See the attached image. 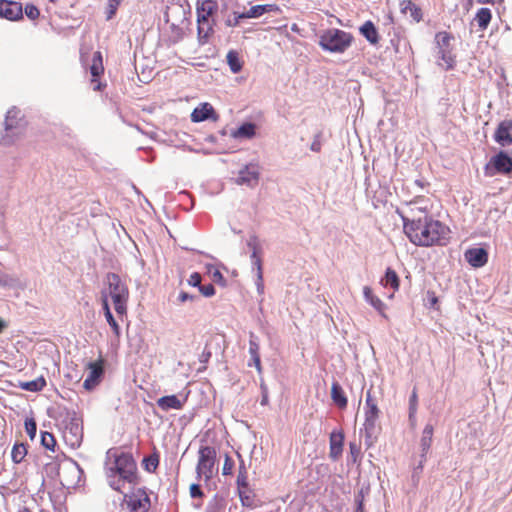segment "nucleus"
I'll return each mask as SVG.
<instances>
[{"instance_id": "30", "label": "nucleus", "mask_w": 512, "mask_h": 512, "mask_svg": "<svg viewBox=\"0 0 512 512\" xmlns=\"http://www.w3.org/2000/svg\"><path fill=\"white\" fill-rule=\"evenodd\" d=\"M381 284L384 287H390L394 291H397L400 286V279L396 271L391 267L386 268L385 274L381 279Z\"/></svg>"}, {"instance_id": "59", "label": "nucleus", "mask_w": 512, "mask_h": 512, "mask_svg": "<svg viewBox=\"0 0 512 512\" xmlns=\"http://www.w3.org/2000/svg\"><path fill=\"white\" fill-rule=\"evenodd\" d=\"M196 299H199V297L197 295H192V294H189L187 292H184V291H181L178 295V300L180 302H185V301H194Z\"/></svg>"}, {"instance_id": "38", "label": "nucleus", "mask_w": 512, "mask_h": 512, "mask_svg": "<svg viewBox=\"0 0 512 512\" xmlns=\"http://www.w3.org/2000/svg\"><path fill=\"white\" fill-rule=\"evenodd\" d=\"M18 279L0 270V288L13 289L17 287Z\"/></svg>"}, {"instance_id": "58", "label": "nucleus", "mask_w": 512, "mask_h": 512, "mask_svg": "<svg viewBox=\"0 0 512 512\" xmlns=\"http://www.w3.org/2000/svg\"><path fill=\"white\" fill-rule=\"evenodd\" d=\"M248 366H255L257 371L260 373L262 371L260 355L251 356Z\"/></svg>"}, {"instance_id": "49", "label": "nucleus", "mask_w": 512, "mask_h": 512, "mask_svg": "<svg viewBox=\"0 0 512 512\" xmlns=\"http://www.w3.org/2000/svg\"><path fill=\"white\" fill-rule=\"evenodd\" d=\"M260 389H261L260 404L262 406H266L269 403V392H268L267 385L263 381H261V383H260Z\"/></svg>"}, {"instance_id": "27", "label": "nucleus", "mask_w": 512, "mask_h": 512, "mask_svg": "<svg viewBox=\"0 0 512 512\" xmlns=\"http://www.w3.org/2000/svg\"><path fill=\"white\" fill-rule=\"evenodd\" d=\"M360 33L361 35L370 43V44H377L379 42V34L376 26L374 23L370 20L366 21L361 27H360Z\"/></svg>"}, {"instance_id": "45", "label": "nucleus", "mask_w": 512, "mask_h": 512, "mask_svg": "<svg viewBox=\"0 0 512 512\" xmlns=\"http://www.w3.org/2000/svg\"><path fill=\"white\" fill-rule=\"evenodd\" d=\"M247 246L251 250V253L255 252V255H260L262 248L259 244L258 237L256 235H251L247 240Z\"/></svg>"}, {"instance_id": "46", "label": "nucleus", "mask_w": 512, "mask_h": 512, "mask_svg": "<svg viewBox=\"0 0 512 512\" xmlns=\"http://www.w3.org/2000/svg\"><path fill=\"white\" fill-rule=\"evenodd\" d=\"M25 430L30 439L33 440L37 432V424L33 418H27L25 420Z\"/></svg>"}, {"instance_id": "14", "label": "nucleus", "mask_w": 512, "mask_h": 512, "mask_svg": "<svg viewBox=\"0 0 512 512\" xmlns=\"http://www.w3.org/2000/svg\"><path fill=\"white\" fill-rule=\"evenodd\" d=\"M512 120L505 119L501 121L494 133V140L502 147H508L512 144Z\"/></svg>"}, {"instance_id": "42", "label": "nucleus", "mask_w": 512, "mask_h": 512, "mask_svg": "<svg viewBox=\"0 0 512 512\" xmlns=\"http://www.w3.org/2000/svg\"><path fill=\"white\" fill-rule=\"evenodd\" d=\"M250 261H251V267L252 271H256V277H259V275H263V269H262V259L260 255H255L254 253H251L250 255Z\"/></svg>"}, {"instance_id": "3", "label": "nucleus", "mask_w": 512, "mask_h": 512, "mask_svg": "<svg viewBox=\"0 0 512 512\" xmlns=\"http://www.w3.org/2000/svg\"><path fill=\"white\" fill-rule=\"evenodd\" d=\"M218 11L217 0H198L196 7L197 32L200 44H206L215 26L214 16Z\"/></svg>"}, {"instance_id": "19", "label": "nucleus", "mask_w": 512, "mask_h": 512, "mask_svg": "<svg viewBox=\"0 0 512 512\" xmlns=\"http://www.w3.org/2000/svg\"><path fill=\"white\" fill-rule=\"evenodd\" d=\"M218 116L213 106L207 102L200 104L191 113V121L200 123L208 119L217 120Z\"/></svg>"}, {"instance_id": "31", "label": "nucleus", "mask_w": 512, "mask_h": 512, "mask_svg": "<svg viewBox=\"0 0 512 512\" xmlns=\"http://www.w3.org/2000/svg\"><path fill=\"white\" fill-rule=\"evenodd\" d=\"M474 19L477 22L479 29L484 31L488 28L491 22L492 12L489 8L482 7L477 11Z\"/></svg>"}, {"instance_id": "10", "label": "nucleus", "mask_w": 512, "mask_h": 512, "mask_svg": "<svg viewBox=\"0 0 512 512\" xmlns=\"http://www.w3.org/2000/svg\"><path fill=\"white\" fill-rule=\"evenodd\" d=\"M216 462V450L211 446H201L199 449V459L196 467L198 477L205 476L208 481L213 476V469Z\"/></svg>"}, {"instance_id": "41", "label": "nucleus", "mask_w": 512, "mask_h": 512, "mask_svg": "<svg viewBox=\"0 0 512 512\" xmlns=\"http://www.w3.org/2000/svg\"><path fill=\"white\" fill-rule=\"evenodd\" d=\"M249 490L248 487H241V489H238V495L241 501V504L245 507H252L254 504L253 498L247 493Z\"/></svg>"}, {"instance_id": "8", "label": "nucleus", "mask_w": 512, "mask_h": 512, "mask_svg": "<svg viewBox=\"0 0 512 512\" xmlns=\"http://www.w3.org/2000/svg\"><path fill=\"white\" fill-rule=\"evenodd\" d=\"M67 425L64 431V440L72 448H78L83 439L82 418L76 411L67 413Z\"/></svg>"}, {"instance_id": "48", "label": "nucleus", "mask_w": 512, "mask_h": 512, "mask_svg": "<svg viewBox=\"0 0 512 512\" xmlns=\"http://www.w3.org/2000/svg\"><path fill=\"white\" fill-rule=\"evenodd\" d=\"M234 468V461L233 459L228 455L225 454V460L222 467V474L223 475H230L232 474V470Z\"/></svg>"}, {"instance_id": "21", "label": "nucleus", "mask_w": 512, "mask_h": 512, "mask_svg": "<svg viewBox=\"0 0 512 512\" xmlns=\"http://www.w3.org/2000/svg\"><path fill=\"white\" fill-rule=\"evenodd\" d=\"M363 296L367 303H369L383 318L387 319V315L385 313L386 304L373 293L371 287H363Z\"/></svg>"}, {"instance_id": "60", "label": "nucleus", "mask_w": 512, "mask_h": 512, "mask_svg": "<svg viewBox=\"0 0 512 512\" xmlns=\"http://www.w3.org/2000/svg\"><path fill=\"white\" fill-rule=\"evenodd\" d=\"M256 289L259 295H262L264 293V282H263V275H259V277H256L255 280Z\"/></svg>"}, {"instance_id": "29", "label": "nucleus", "mask_w": 512, "mask_h": 512, "mask_svg": "<svg viewBox=\"0 0 512 512\" xmlns=\"http://www.w3.org/2000/svg\"><path fill=\"white\" fill-rule=\"evenodd\" d=\"M401 12L409 14V16L415 21L420 22L422 20L421 9L410 0H403L400 4Z\"/></svg>"}, {"instance_id": "34", "label": "nucleus", "mask_w": 512, "mask_h": 512, "mask_svg": "<svg viewBox=\"0 0 512 512\" xmlns=\"http://www.w3.org/2000/svg\"><path fill=\"white\" fill-rule=\"evenodd\" d=\"M244 19L246 18L243 10H240L239 4H237L236 9L233 10L231 15H228L224 23L227 27L233 28L239 26L241 21Z\"/></svg>"}, {"instance_id": "43", "label": "nucleus", "mask_w": 512, "mask_h": 512, "mask_svg": "<svg viewBox=\"0 0 512 512\" xmlns=\"http://www.w3.org/2000/svg\"><path fill=\"white\" fill-rule=\"evenodd\" d=\"M260 346H259V339L258 337L251 332L249 335V354L251 356L260 355L259 353Z\"/></svg>"}, {"instance_id": "40", "label": "nucleus", "mask_w": 512, "mask_h": 512, "mask_svg": "<svg viewBox=\"0 0 512 512\" xmlns=\"http://www.w3.org/2000/svg\"><path fill=\"white\" fill-rule=\"evenodd\" d=\"M41 445L47 450L54 451L56 446V440L52 433L47 431L41 432Z\"/></svg>"}, {"instance_id": "12", "label": "nucleus", "mask_w": 512, "mask_h": 512, "mask_svg": "<svg viewBox=\"0 0 512 512\" xmlns=\"http://www.w3.org/2000/svg\"><path fill=\"white\" fill-rule=\"evenodd\" d=\"M259 176V166L255 163H249L239 170L236 183L253 188L258 184Z\"/></svg>"}, {"instance_id": "44", "label": "nucleus", "mask_w": 512, "mask_h": 512, "mask_svg": "<svg viewBox=\"0 0 512 512\" xmlns=\"http://www.w3.org/2000/svg\"><path fill=\"white\" fill-rule=\"evenodd\" d=\"M418 409V396L417 391L414 388L410 397H409V418H414V415H416Z\"/></svg>"}, {"instance_id": "24", "label": "nucleus", "mask_w": 512, "mask_h": 512, "mask_svg": "<svg viewBox=\"0 0 512 512\" xmlns=\"http://www.w3.org/2000/svg\"><path fill=\"white\" fill-rule=\"evenodd\" d=\"M102 309L104 312L105 319L108 322L111 329L113 330V333L115 334V336L119 337L121 334V329L111 312L108 302V296L104 292H102Z\"/></svg>"}, {"instance_id": "52", "label": "nucleus", "mask_w": 512, "mask_h": 512, "mask_svg": "<svg viewBox=\"0 0 512 512\" xmlns=\"http://www.w3.org/2000/svg\"><path fill=\"white\" fill-rule=\"evenodd\" d=\"M321 136H322V133L321 132H318L315 134L314 136V139L310 145V150L313 151V152H320L321 150V147H322V143H321Z\"/></svg>"}, {"instance_id": "13", "label": "nucleus", "mask_w": 512, "mask_h": 512, "mask_svg": "<svg viewBox=\"0 0 512 512\" xmlns=\"http://www.w3.org/2000/svg\"><path fill=\"white\" fill-rule=\"evenodd\" d=\"M0 17L10 21L22 19V5L16 1L0 0Z\"/></svg>"}, {"instance_id": "50", "label": "nucleus", "mask_w": 512, "mask_h": 512, "mask_svg": "<svg viewBox=\"0 0 512 512\" xmlns=\"http://www.w3.org/2000/svg\"><path fill=\"white\" fill-rule=\"evenodd\" d=\"M199 292L205 297H212L215 295V287L211 283L206 285L201 284L199 287Z\"/></svg>"}, {"instance_id": "63", "label": "nucleus", "mask_w": 512, "mask_h": 512, "mask_svg": "<svg viewBox=\"0 0 512 512\" xmlns=\"http://www.w3.org/2000/svg\"><path fill=\"white\" fill-rule=\"evenodd\" d=\"M377 402L373 399L371 395V389H369L366 393L365 406H369L371 404H376Z\"/></svg>"}, {"instance_id": "6", "label": "nucleus", "mask_w": 512, "mask_h": 512, "mask_svg": "<svg viewBox=\"0 0 512 512\" xmlns=\"http://www.w3.org/2000/svg\"><path fill=\"white\" fill-rule=\"evenodd\" d=\"M453 39V35L446 31L438 32L435 35L437 64L444 70H451L456 64L455 55L451 47V41Z\"/></svg>"}, {"instance_id": "18", "label": "nucleus", "mask_w": 512, "mask_h": 512, "mask_svg": "<svg viewBox=\"0 0 512 512\" xmlns=\"http://www.w3.org/2000/svg\"><path fill=\"white\" fill-rule=\"evenodd\" d=\"M90 74L92 76L91 82L96 83L93 87L94 91H101L104 88V84L98 81V78L103 74L104 67L102 63V55L99 51L93 54L92 64L89 67Z\"/></svg>"}, {"instance_id": "28", "label": "nucleus", "mask_w": 512, "mask_h": 512, "mask_svg": "<svg viewBox=\"0 0 512 512\" xmlns=\"http://www.w3.org/2000/svg\"><path fill=\"white\" fill-rule=\"evenodd\" d=\"M255 135V125L251 122L241 124L237 129L232 130L231 137L235 139H250Z\"/></svg>"}, {"instance_id": "22", "label": "nucleus", "mask_w": 512, "mask_h": 512, "mask_svg": "<svg viewBox=\"0 0 512 512\" xmlns=\"http://www.w3.org/2000/svg\"><path fill=\"white\" fill-rule=\"evenodd\" d=\"M185 400H180L177 395H166L157 399V406L163 411H169L171 409L179 410L182 409Z\"/></svg>"}, {"instance_id": "36", "label": "nucleus", "mask_w": 512, "mask_h": 512, "mask_svg": "<svg viewBox=\"0 0 512 512\" xmlns=\"http://www.w3.org/2000/svg\"><path fill=\"white\" fill-rule=\"evenodd\" d=\"M27 455V448L23 443L14 444L11 451V458L15 464H19L23 461Z\"/></svg>"}, {"instance_id": "47", "label": "nucleus", "mask_w": 512, "mask_h": 512, "mask_svg": "<svg viewBox=\"0 0 512 512\" xmlns=\"http://www.w3.org/2000/svg\"><path fill=\"white\" fill-rule=\"evenodd\" d=\"M24 12L30 20H36L40 15L39 9L34 4H27Z\"/></svg>"}, {"instance_id": "7", "label": "nucleus", "mask_w": 512, "mask_h": 512, "mask_svg": "<svg viewBox=\"0 0 512 512\" xmlns=\"http://www.w3.org/2000/svg\"><path fill=\"white\" fill-rule=\"evenodd\" d=\"M3 124L5 134L1 137L0 143L2 145H10L21 134L24 127L21 111L16 108L8 110Z\"/></svg>"}, {"instance_id": "32", "label": "nucleus", "mask_w": 512, "mask_h": 512, "mask_svg": "<svg viewBox=\"0 0 512 512\" xmlns=\"http://www.w3.org/2000/svg\"><path fill=\"white\" fill-rule=\"evenodd\" d=\"M226 60L232 73L236 74L242 70V61L237 51L230 50L227 53Z\"/></svg>"}, {"instance_id": "26", "label": "nucleus", "mask_w": 512, "mask_h": 512, "mask_svg": "<svg viewBox=\"0 0 512 512\" xmlns=\"http://www.w3.org/2000/svg\"><path fill=\"white\" fill-rule=\"evenodd\" d=\"M149 505L150 500L147 495L142 498L133 495L127 500V506L131 512H147Z\"/></svg>"}, {"instance_id": "64", "label": "nucleus", "mask_w": 512, "mask_h": 512, "mask_svg": "<svg viewBox=\"0 0 512 512\" xmlns=\"http://www.w3.org/2000/svg\"><path fill=\"white\" fill-rule=\"evenodd\" d=\"M349 448H350V453L352 456H355L359 453V448L358 446L355 444V443H350L349 444Z\"/></svg>"}, {"instance_id": "9", "label": "nucleus", "mask_w": 512, "mask_h": 512, "mask_svg": "<svg viewBox=\"0 0 512 512\" xmlns=\"http://www.w3.org/2000/svg\"><path fill=\"white\" fill-rule=\"evenodd\" d=\"M512 172V157L504 150H500L491 157L484 167V173L488 177L497 174L508 175Z\"/></svg>"}, {"instance_id": "5", "label": "nucleus", "mask_w": 512, "mask_h": 512, "mask_svg": "<svg viewBox=\"0 0 512 512\" xmlns=\"http://www.w3.org/2000/svg\"><path fill=\"white\" fill-rule=\"evenodd\" d=\"M106 284L108 285L109 295L112 298L116 313L119 315L125 314L129 296L127 286L122 282L120 276L113 272H109L106 275Z\"/></svg>"}, {"instance_id": "37", "label": "nucleus", "mask_w": 512, "mask_h": 512, "mask_svg": "<svg viewBox=\"0 0 512 512\" xmlns=\"http://www.w3.org/2000/svg\"><path fill=\"white\" fill-rule=\"evenodd\" d=\"M142 464L148 472H154L159 465V455L157 452L143 458Z\"/></svg>"}, {"instance_id": "51", "label": "nucleus", "mask_w": 512, "mask_h": 512, "mask_svg": "<svg viewBox=\"0 0 512 512\" xmlns=\"http://www.w3.org/2000/svg\"><path fill=\"white\" fill-rule=\"evenodd\" d=\"M201 280H202L201 274L198 272H193L190 275L187 282L190 286L197 287L199 289V287L201 286Z\"/></svg>"}, {"instance_id": "17", "label": "nucleus", "mask_w": 512, "mask_h": 512, "mask_svg": "<svg viewBox=\"0 0 512 512\" xmlns=\"http://www.w3.org/2000/svg\"><path fill=\"white\" fill-rule=\"evenodd\" d=\"M345 435L342 430H333L330 433L329 444L330 451L329 457L336 461L342 455Z\"/></svg>"}, {"instance_id": "57", "label": "nucleus", "mask_w": 512, "mask_h": 512, "mask_svg": "<svg viewBox=\"0 0 512 512\" xmlns=\"http://www.w3.org/2000/svg\"><path fill=\"white\" fill-rule=\"evenodd\" d=\"M427 305L430 308H434L436 304L438 303V297L436 296L435 292L433 291H427Z\"/></svg>"}, {"instance_id": "16", "label": "nucleus", "mask_w": 512, "mask_h": 512, "mask_svg": "<svg viewBox=\"0 0 512 512\" xmlns=\"http://www.w3.org/2000/svg\"><path fill=\"white\" fill-rule=\"evenodd\" d=\"M88 369L89 373L84 380L83 387L87 391H91L101 382L104 370L101 364L93 361L88 363Z\"/></svg>"}, {"instance_id": "33", "label": "nucleus", "mask_w": 512, "mask_h": 512, "mask_svg": "<svg viewBox=\"0 0 512 512\" xmlns=\"http://www.w3.org/2000/svg\"><path fill=\"white\" fill-rule=\"evenodd\" d=\"M46 386V380L43 376L31 381L21 382L20 388L29 392H39Z\"/></svg>"}, {"instance_id": "23", "label": "nucleus", "mask_w": 512, "mask_h": 512, "mask_svg": "<svg viewBox=\"0 0 512 512\" xmlns=\"http://www.w3.org/2000/svg\"><path fill=\"white\" fill-rule=\"evenodd\" d=\"M434 433V427L431 424H426L423 431L422 436L420 439V458L426 459L427 454L431 448L432 445V437Z\"/></svg>"}, {"instance_id": "54", "label": "nucleus", "mask_w": 512, "mask_h": 512, "mask_svg": "<svg viewBox=\"0 0 512 512\" xmlns=\"http://www.w3.org/2000/svg\"><path fill=\"white\" fill-rule=\"evenodd\" d=\"M369 488H361L355 495H354V504H364L365 495L368 494Z\"/></svg>"}, {"instance_id": "11", "label": "nucleus", "mask_w": 512, "mask_h": 512, "mask_svg": "<svg viewBox=\"0 0 512 512\" xmlns=\"http://www.w3.org/2000/svg\"><path fill=\"white\" fill-rule=\"evenodd\" d=\"M380 410L377 403L365 406V422H364V436L365 442L369 446L374 442L377 437L376 422L379 418Z\"/></svg>"}, {"instance_id": "61", "label": "nucleus", "mask_w": 512, "mask_h": 512, "mask_svg": "<svg viewBox=\"0 0 512 512\" xmlns=\"http://www.w3.org/2000/svg\"><path fill=\"white\" fill-rule=\"evenodd\" d=\"M211 356H212V353L210 350L207 349V346H206L205 349L203 350V352L201 353V355L199 356V361L204 364L208 363Z\"/></svg>"}, {"instance_id": "4", "label": "nucleus", "mask_w": 512, "mask_h": 512, "mask_svg": "<svg viewBox=\"0 0 512 512\" xmlns=\"http://www.w3.org/2000/svg\"><path fill=\"white\" fill-rule=\"evenodd\" d=\"M351 33L338 28H328L319 35V46L330 53H344L352 44Z\"/></svg>"}, {"instance_id": "1", "label": "nucleus", "mask_w": 512, "mask_h": 512, "mask_svg": "<svg viewBox=\"0 0 512 512\" xmlns=\"http://www.w3.org/2000/svg\"><path fill=\"white\" fill-rule=\"evenodd\" d=\"M423 215L410 219L397 211L403 222V229L410 242L416 246L429 247L445 245L449 239L450 229L441 221L428 215L426 208H417Z\"/></svg>"}, {"instance_id": "20", "label": "nucleus", "mask_w": 512, "mask_h": 512, "mask_svg": "<svg viewBox=\"0 0 512 512\" xmlns=\"http://www.w3.org/2000/svg\"><path fill=\"white\" fill-rule=\"evenodd\" d=\"M280 8L277 4H258L246 9L243 7V13L246 19L260 18L266 13L278 12Z\"/></svg>"}, {"instance_id": "35", "label": "nucleus", "mask_w": 512, "mask_h": 512, "mask_svg": "<svg viewBox=\"0 0 512 512\" xmlns=\"http://www.w3.org/2000/svg\"><path fill=\"white\" fill-rule=\"evenodd\" d=\"M238 458L240 459L238 475H237V489H241V487H248V477H247V468L245 466V462L240 454H238Z\"/></svg>"}, {"instance_id": "15", "label": "nucleus", "mask_w": 512, "mask_h": 512, "mask_svg": "<svg viewBox=\"0 0 512 512\" xmlns=\"http://www.w3.org/2000/svg\"><path fill=\"white\" fill-rule=\"evenodd\" d=\"M464 257L472 267L481 268L488 262V251L483 247H473L465 251Z\"/></svg>"}, {"instance_id": "25", "label": "nucleus", "mask_w": 512, "mask_h": 512, "mask_svg": "<svg viewBox=\"0 0 512 512\" xmlns=\"http://www.w3.org/2000/svg\"><path fill=\"white\" fill-rule=\"evenodd\" d=\"M331 398L338 408L345 409L347 407L348 399L343 388L336 381L333 382L331 386Z\"/></svg>"}, {"instance_id": "39", "label": "nucleus", "mask_w": 512, "mask_h": 512, "mask_svg": "<svg viewBox=\"0 0 512 512\" xmlns=\"http://www.w3.org/2000/svg\"><path fill=\"white\" fill-rule=\"evenodd\" d=\"M122 0H107L105 7V18L107 21L113 19L117 13Z\"/></svg>"}, {"instance_id": "62", "label": "nucleus", "mask_w": 512, "mask_h": 512, "mask_svg": "<svg viewBox=\"0 0 512 512\" xmlns=\"http://www.w3.org/2000/svg\"><path fill=\"white\" fill-rule=\"evenodd\" d=\"M70 465H71V470L72 472H75L78 474V480L80 479L81 475H83L84 471L83 469L79 466V464L74 461V460H70Z\"/></svg>"}, {"instance_id": "56", "label": "nucleus", "mask_w": 512, "mask_h": 512, "mask_svg": "<svg viewBox=\"0 0 512 512\" xmlns=\"http://www.w3.org/2000/svg\"><path fill=\"white\" fill-rule=\"evenodd\" d=\"M190 495L192 498H200L203 497V491L201 489V486L199 484L193 483L190 486Z\"/></svg>"}, {"instance_id": "55", "label": "nucleus", "mask_w": 512, "mask_h": 512, "mask_svg": "<svg viewBox=\"0 0 512 512\" xmlns=\"http://www.w3.org/2000/svg\"><path fill=\"white\" fill-rule=\"evenodd\" d=\"M369 488H361L355 495H354V504H364L365 495L368 494Z\"/></svg>"}, {"instance_id": "2", "label": "nucleus", "mask_w": 512, "mask_h": 512, "mask_svg": "<svg viewBox=\"0 0 512 512\" xmlns=\"http://www.w3.org/2000/svg\"><path fill=\"white\" fill-rule=\"evenodd\" d=\"M108 457H113V462L107 468L106 476L109 486L123 493V486L128 483L134 485L137 482V464L133 455L129 452H114L109 450Z\"/></svg>"}, {"instance_id": "53", "label": "nucleus", "mask_w": 512, "mask_h": 512, "mask_svg": "<svg viewBox=\"0 0 512 512\" xmlns=\"http://www.w3.org/2000/svg\"><path fill=\"white\" fill-rule=\"evenodd\" d=\"M212 278H213V281L215 283L219 284L220 286H222V287L226 286V283H227L226 279L218 269H214V271L212 273Z\"/></svg>"}]
</instances>
